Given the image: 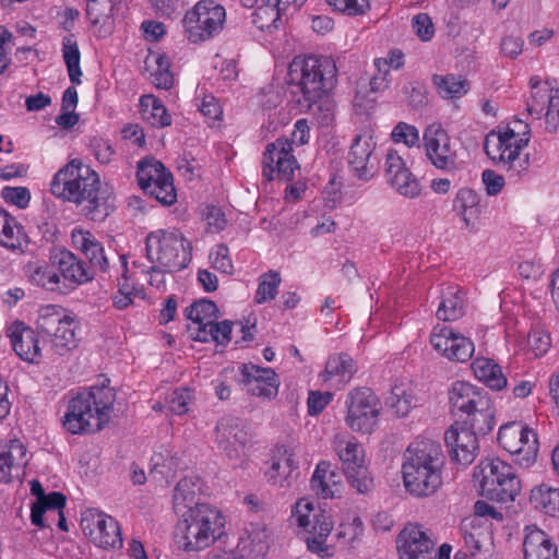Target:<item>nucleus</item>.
Listing matches in <instances>:
<instances>
[{
	"instance_id": "nucleus-45",
	"label": "nucleus",
	"mask_w": 559,
	"mask_h": 559,
	"mask_svg": "<svg viewBox=\"0 0 559 559\" xmlns=\"http://www.w3.org/2000/svg\"><path fill=\"white\" fill-rule=\"evenodd\" d=\"M179 468L180 459L169 449L155 452L151 457V474L157 480L164 479L169 484Z\"/></svg>"
},
{
	"instance_id": "nucleus-21",
	"label": "nucleus",
	"mask_w": 559,
	"mask_h": 559,
	"mask_svg": "<svg viewBox=\"0 0 559 559\" xmlns=\"http://www.w3.org/2000/svg\"><path fill=\"white\" fill-rule=\"evenodd\" d=\"M384 174L390 186L401 195L413 199L420 194V185L397 148L388 150Z\"/></svg>"
},
{
	"instance_id": "nucleus-41",
	"label": "nucleus",
	"mask_w": 559,
	"mask_h": 559,
	"mask_svg": "<svg viewBox=\"0 0 559 559\" xmlns=\"http://www.w3.org/2000/svg\"><path fill=\"white\" fill-rule=\"evenodd\" d=\"M475 377L491 390L500 391L507 385L502 368L491 358L477 357L472 362Z\"/></svg>"
},
{
	"instance_id": "nucleus-49",
	"label": "nucleus",
	"mask_w": 559,
	"mask_h": 559,
	"mask_svg": "<svg viewBox=\"0 0 559 559\" xmlns=\"http://www.w3.org/2000/svg\"><path fill=\"white\" fill-rule=\"evenodd\" d=\"M62 57L67 66L70 81L73 84H81V53L78 43L72 34L64 36L62 39Z\"/></svg>"
},
{
	"instance_id": "nucleus-31",
	"label": "nucleus",
	"mask_w": 559,
	"mask_h": 559,
	"mask_svg": "<svg viewBox=\"0 0 559 559\" xmlns=\"http://www.w3.org/2000/svg\"><path fill=\"white\" fill-rule=\"evenodd\" d=\"M297 467L294 453L282 447L274 451L264 475L269 484L288 488L293 484V473Z\"/></svg>"
},
{
	"instance_id": "nucleus-39",
	"label": "nucleus",
	"mask_w": 559,
	"mask_h": 559,
	"mask_svg": "<svg viewBox=\"0 0 559 559\" xmlns=\"http://www.w3.org/2000/svg\"><path fill=\"white\" fill-rule=\"evenodd\" d=\"M64 506L66 497L61 492L52 491L46 495L43 500L32 506V524L40 528L50 527V518L61 512Z\"/></svg>"
},
{
	"instance_id": "nucleus-59",
	"label": "nucleus",
	"mask_w": 559,
	"mask_h": 559,
	"mask_svg": "<svg viewBox=\"0 0 559 559\" xmlns=\"http://www.w3.org/2000/svg\"><path fill=\"white\" fill-rule=\"evenodd\" d=\"M364 525L359 516L348 514L337 527L336 537L345 545H350L362 534Z\"/></svg>"
},
{
	"instance_id": "nucleus-29",
	"label": "nucleus",
	"mask_w": 559,
	"mask_h": 559,
	"mask_svg": "<svg viewBox=\"0 0 559 559\" xmlns=\"http://www.w3.org/2000/svg\"><path fill=\"white\" fill-rule=\"evenodd\" d=\"M11 346L16 355L28 362H36L40 358L39 341L36 332L23 322L16 321L7 329Z\"/></svg>"
},
{
	"instance_id": "nucleus-30",
	"label": "nucleus",
	"mask_w": 559,
	"mask_h": 559,
	"mask_svg": "<svg viewBox=\"0 0 559 559\" xmlns=\"http://www.w3.org/2000/svg\"><path fill=\"white\" fill-rule=\"evenodd\" d=\"M271 531L264 523H249L238 542V551L241 557L249 559L263 558L270 546Z\"/></svg>"
},
{
	"instance_id": "nucleus-24",
	"label": "nucleus",
	"mask_w": 559,
	"mask_h": 559,
	"mask_svg": "<svg viewBox=\"0 0 559 559\" xmlns=\"http://www.w3.org/2000/svg\"><path fill=\"white\" fill-rule=\"evenodd\" d=\"M377 142L370 130L354 138L348 154V163L359 179L368 180L377 171L378 158L372 155Z\"/></svg>"
},
{
	"instance_id": "nucleus-14",
	"label": "nucleus",
	"mask_w": 559,
	"mask_h": 559,
	"mask_svg": "<svg viewBox=\"0 0 559 559\" xmlns=\"http://www.w3.org/2000/svg\"><path fill=\"white\" fill-rule=\"evenodd\" d=\"M215 442L233 467H246L250 436L239 418L222 417L215 427Z\"/></svg>"
},
{
	"instance_id": "nucleus-20",
	"label": "nucleus",
	"mask_w": 559,
	"mask_h": 559,
	"mask_svg": "<svg viewBox=\"0 0 559 559\" xmlns=\"http://www.w3.org/2000/svg\"><path fill=\"white\" fill-rule=\"evenodd\" d=\"M82 527L93 544L104 549H120L122 547L121 531L118 522L110 515L91 510L82 520Z\"/></svg>"
},
{
	"instance_id": "nucleus-3",
	"label": "nucleus",
	"mask_w": 559,
	"mask_h": 559,
	"mask_svg": "<svg viewBox=\"0 0 559 559\" xmlns=\"http://www.w3.org/2000/svg\"><path fill=\"white\" fill-rule=\"evenodd\" d=\"M115 402L116 392L107 379L79 391L68 400L61 419L63 429L72 435L102 430L110 420Z\"/></svg>"
},
{
	"instance_id": "nucleus-15",
	"label": "nucleus",
	"mask_w": 559,
	"mask_h": 559,
	"mask_svg": "<svg viewBox=\"0 0 559 559\" xmlns=\"http://www.w3.org/2000/svg\"><path fill=\"white\" fill-rule=\"evenodd\" d=\"M500 447L514 456L522 467L534 464L538 453L537 435L521 421H511L500 427L498 432Z\"/></svg>"
},
{
	"instance_id": "nucleus-54",
	"label": "nucleus",
	"mask_w": 559,
	"mask_h": 559,
	"mask_svg": "<svg viewBox=\"0 0 559 559\" xmlns=\"http://www.w3.org/2000/svg\"><path fill=\"white\" fill-rule=\"evenodd\" d=\"M282 278L277 271H269L259 277V284L254 296L257 304H264L275 298Z\"/></svg>"
},
{
	"instance_id": "nucleus-37",
	"label": "nucleus",
	"mask_w": 559,
	"mask_h": 559,
	"mask_svg": "<svg viewBox=\"0 0 559 559\" xmlns=\"http://www.w3.org/2000/svg\"><path fill=\"white\" fill-rule=\"evenodd\" d=\"M495 406L493 402L488 394L484 400H481L475 407L467 412L464 415V423L468 426L472 432L477 435H487L489 433L495 425Z\"/></svg>"
},
{
	"instance_id": "nucleus-61",
	"label": "nucleus",
	"mask_w": 559,
	"mask_h": 559,
	"mask_svg": "<svg viewBox=\"0 0 559 559\" xmlns=\"http://www.w3.org/2000/svg\"><path fill=\"white\" fill-rule=\"evenodd\" d=\"M391 136L395 143H404L407 147L419 146L418 129L406 122H399L393 128Z\"/></svg>"
},
{
	"instance_id": "nucleus-32",
	"label": "nucleus",
	"mask_w": 559,
	"mask_h": 559,
	"mask_svg": "<svg viewBox=\"0 0 559 559\" xmlns=\"http://www.w3.org/2000/svg\"><path fill=\"white\" fill-rule=\"evenodd\" d=\"M449 403L453 415L463 417L488 393L466 381H455L449 389Z\"/></svg>"
},
{
	"instance_id": "nucleus-6",
	"label": "nucleus",
	"mask_w": 559,
	"mask_h": 559,
	"mask_svg": "<svg viewBox=\"0 0 559 559\" xmlns=\"http://www.w3.org/2000/svg\"><path fill=\"white\" fill-rule=\"evenodd\" d=\"M288 82L298 88L304 103L311 109L335 87L336 63L328 56H296L288 67Z\"/></svg>"
},
{
	"instance_id": "nucleus-5",
	"label": "nucleus",
	"mask_w": 559,
	"mask_h": 559,
	"mask_svg": "<svg viewBox=\"0 0 559 559\" xmlns=\"http://www.w3.org/2000/svg\"><path fill=\"white\" fill-rule=\"evenodd\" d=\"M176 514V542L186 552L204 550L224 534L225 519L222 512L211 504L195 502L191 509Z\"/></svg>"
},
{
	"instance_id": "nucleus-64",
	"label": "nucleus",
	"mask_w": 559,
	"mask_h": 559,
	"mask_svg": "<svg viewBox=\"0 0 559 559\" xmlns=\"http://www.w3.org/2000/svg\"><path fill=\"white\" fill-rule=\"evenodd\" d=\"M210 260L215 270L225 274L231 273L233 263L229 258L228 248L225 245L215 246L210 252Z\"/></svg>"
},
{
	"instance_id": "nucleus-1",
	"label": "nucleus",
	"mask_w": 559,
	"mask_h": 559,
	"mask_svg": "<svg viewBox=\"0 0 559 559\" xmlns=\"http://www.w3.org/2000/svg\"><path fill=\"white\" fill-rule=\"evenodd\" d=\"M50 192L63 201L86 203L84 210L93 221H103L111 207L110 194L102 188L97 173L80 159H72L55 174Z\"/></svg>"
},
{
	"instance_id": "nucleus-62",
	"label": "nucleus",
	"mask_w": 559,
	"mask_h": 559,
	"mask_svg": "<svg viewBox=\"0 0 559 559\" xmlns=\"http://www.w3.org/2000/svg\"><path fill=\"white\" fill-rule=\"evenodd\" d=\"M335 10L348 16L364 15L370 10V0H328Z\"/></svg>"
},
{
	"instance_id": "nucleus-34",
	"label": "nucleus",
	"mask_w": 559,
	"mask_h": 559,
	"mask_svg": "<svg viewBox=\"0 0 559 559\" xmlns=\"http://www.w3.org/2000/svg\"><path fill=\"white\" fill-rule=\"evenodd\" d=\"M523 551L524 559H558L556 545L535 525L524 530Z\"/></svg>"
},
{
	"instance_id": "nucleus-28",
	"label": "nucleus",
	"mask_w": 559,
	"mask_h": 559,
	"mask_svg": "<svg viewBox=\"0 0 559 559\" xmlns=\"http://www.w3.org/2000/svg\"><path fill=\"white\" fill-rule=\"evenodd\" d=\"M460 530L463 539L460 550H464L468 557L476 558L491 551L492 536L487 525L477 523V519H465Z\"/></svg>"
},
{
	"instance_id": "nucleus-4",
	"label": "nucleus",
	"mask_w": 559,
	"mask_h": 559,
	"mask_svg": "<svg viewBox=\"0 0 559 559\" xmlns=\"http://www.w3.org/2000/svg\"><path fill=\"white\" fill-rule=\"evenodd\" d=\"M531 130L526 122L513 120L507 127L490 131L484 142L487 156L500 164L508 177L519 181L528 171L530 159L522 151L527 146Z\"/></svg>"
},
{
	"instance_id": "nucleus-43",
	"label": "nucleus",
	"mask_w": 559,
	"mask_h": 559,
	"mask_svg": "<svg viewBox=\"0 0 559 559\" xmlns=\"http://www.w3.org/2000/svg\"><path fill=\"white\" fill-rule=\"evenodd\" d=\"M334 448L342 462L344 473L349 471V467L355 468L366 464L364 448L355 438L337 437Z\"/></svg>"
},
{
	"instance_id": "nucleus-47",
	"label": "nucleus",
	"mask_w": 559,
	"mask_h": 559,
	"mask_svg": "<svg viewBox=\"0 0 559 559\" xmlns=\"http://www.w3.org/2000/svg\"><path fill=\"white\" fill-rule=\"evenodd\" d=\"M142 118L151 126L164 128L170 126L171 117L163 103L153 95H144L140 99Z\"/></svg>"
},
{
	"instance_id": "nucleus-53",
	"label": "nucleus",
	"mask_w": 559,
	"mask_h": 559,
	"mask_svg": "<svg viewBox=\"0 0 559 559\" xmlns=\"http://www.w3.org/2000/svg\"><path fill=\"white\" fill-rule=\"evenodd\" d=\"M350 487L359 495H369L373 491L376 484L372 473L366 464L344 473Z\"/></svg>"
},
{
	"instance_id": "nucleus-22",
	"label": "nucleus",
	"mask_w": 559,
	"mask_h": 559,
	"mask_svg": "<svg viewBox=\"0 0 559 559\" xmlns=\"http://www.w3.org/2000/svg\"><path fill=\"white\" fill-rule=\"evenodd\" d=\"M241 384L247 393L253 396L272 400L278 394L280 379L272 368L253 364L239 367Z\"/></svg>"
},
{
	"instance_id": "nucleus-27",
	"label": "nucleus",
	"mask_w": 559,
	"mask_h": 559,
	"mask_svg": "<svg viewBox=\"0 0 559 559\" xmlns=\"http://www.w3.org/2000/svg\"><path fill=\"white\" fill-rule=\"evenodd\" d=\"M60 278L66 285H82L94 277V273L82 260L69 250H60L50 255Z\"/></svg>"
},
{
	"instance_id": "nucleus-9",
	"label": "nucleus",
	"mask_w": 559,
	"mask_h": 559,
	"mask_svg": "<svg viewBox=\"0 0 559 559\" xmlns=\"http://www.w3.org/2000/svg\"><path fill=\"white\" fill-rule=\"evenodd\" d=\"M145 249L148 260L168 272L187 267L191 260V243L176 228L158 229L148 234Z\"/></svg>"
},
{
	"instance_id": "nucleus-8",
	"label": "nucleus",
	"mask_w": 559,
	"mask_h": 559,
	"mask_svg": "<svg viewBox=\"0 0 559 559\" xmlns=\"http://www.w3.org/2000/svg\"><path fill=\"white\" fill-rule=\"evenodd\" d=\"M310 129L306 119H298L295 122L292 139L278 138L266 145L262 158V176L272 181L278 179L290 181L299 170V164L294 155L293 145L308 143Z\"/></svg>"
},
{
	"instance_id": "nucleus-7",
	"label": "nucleus",
	"mask_w": 559,
	"mask_h": 559,
	"mask_svg": "<svg viewBox=\"0 0 559 559\" xmlns=\"http://www.w3.org/2000/svg\"><path fill=\"white\" fill-rule=\"evenodd\" d=\"M37 329L45 347L55 355L63 356L79 345L80 322L61 306H43L38 311Z\"/></svg>"
},
{
	"instance_id": "nucleus-25",
	"label": "nucleus",
	"mask_w": 559,
	"mask_h": 559,
	"mask_svg": "<svg viewBox=\"0 0 559 559\" xmlns=\"http://www.w3.org/2000/svg\"><path fill=\"white\" fill-rule=\"evenodd\" d=\"M444 441L455 463L467 466L474 462L478 451L477 436L467 427L452 425L444 433Z\"/></svg>"
},
{
	"instance_id": "nucleus-17",
	"label": "nucleus",
	"mask_w": 559,
	"mask_h": 559,
	"mask_svg": "<svg viewBox=\"0 0 559 559\" xmlns=\"http://www.w3.org/2000/svg\"><path fill=\"white\" fill-rule=\"evenodd\" d=\"M530 87L528 114L536 119L545 118L546 128L555 132L559 128V88L537 76L531 78Z\"/></svg>"
},
{
	"instance_id": "nucleus-52",
	"label": "nucleus",
	"mask_w": 559,
	"mask_h": 559,
	"mask_svg": "<svg viewBox=\"0 0 559 559\" xmlns=\"http://www.w3.org/2000/svg\"><path fill=\"white\" fill-rule=\"evenodd\" d=\"M233 330V322L225 320L222 322L206 323L202 331H198L194 335V340L203 343L215 342L217 344H225L230 340V333Z\"/></svg>"
},
{
	"instance_id": "nucleus-60",
	"label": "nucleus",
	"mask_w": 559,
	"mask_h": 559,
	"mask_svg": "<svg viewBox=\"0 0 559 559\" xmlns=\"http://www.w3.org/2000/svg\"><path fill=\"white\" fill-rule=\"evenodd\" d=\"M133 297H143V289L135 287L127 277L119 282L118 292L112 297L114 306L123 310L133 302Z\"/></svg>"
},
{
	"instance_id": "nucleus-13",
	"label": "nucleus",
	"mask_w": 559,
	"mask_h": 559,
	"mask_svg": "<svg viewBox=\"0 0 559 559\" xmlns=\"http://www.w3.org/2000/svg\"><path fill=\"white\" fill-rule=\"evenodd\" d=\"M344 404V420L349 429L361 435H371L378 428L382 405L371 389L362 386L350 390Z\"/></svg>"
},
{
	"instance_id": "nucleus-26",
	"label": "nucleus",
	"mask_w": 559,
	"mask_h": 559,
	"mask_svg": "<svg viewBox=\"0 0 559 559\" xmlns=\"http://www.w3.org/2000/svg\"><path fill=\"white\" fill-rule=\"evenodd\" d=\"M27 463V449L20 440L12 439L0 444V481L21 479Z\"/></svg>"
},
{
	"instance_id": "nucleus-10",
	"label": "nucleus",
	"mask_w": 559,
	"mask_h": 559,
	"mask_svg": "<svg viewBox=\"0 0 559 559\" xmlns=\"http://www.w3.org/2000/svg\"><path fill=\"white\" fill-rule=\"evenodd\" d=\"M290 523L297 525L305 533L307 548L321 558L331 555L326 539L333 530L332 516L326 511H317L314 503L309 499H299L292 509Z\"/></svg>"
},
{
	"instance_id": "nucleus-51",
	"label": "nucleus",
	"mask_w": 559,
	"mask_h": 559,
	"mask_svg": "<svg viewBox=\"0 0 559 559\" xmlns=\"http://www.w3.org/2000/svg\"><path fill=\"white\" fill-rule=\"evenodd\" d=\"M283 7L259 4L252 13V23L261 31L273 32L280 26Z\"/></svg>"
},
{
	"instance_id": "nucleus-23",
	"label": "nucleus",
	"mask_w": 559,
	"mask_h": 559,
	"mask_svg": "<svg viewBox=\"0 0 559 559\" xmlns=\"http://www.w3.org/2000/svg\"><path fill=\"white\" fill-rule=\"evenodd\" d=\"M396 545L400 559H435V543L421 525H405L397 536Z\"/></svg>"
},
{
	"instance_id": "nucleus-19",
	"label": "nucleus",
	"mask_w": 559,
	"mask_h": 559,
	"mask_svg": "<svg viewBox=\"0 0 559 559\" xmlns=\"http://www.w3.org/2000/svg\"><path fill=\"white\" fill-rule=\"evenodd\" d=\"M430 344L442 357L456 362L469 360L475 352L471 338L447 325H436L432 329Z\"/></svg>"
},
{
	"instance_id": "nucleus-46",
	"label": "nucleus",
	"mask_w": 559,
	"mask_h": 559,
	"mask_svg": "<svg viewBox=\"0 0 559 559\" xmlns=\"http://www.w3.org/2000/svg\"><path fill=\"white\" fill-rule=\"evenodd\" d=\"M217 307L215 302L207 299H200L186 309V316L191 321L189 330L193 335L202 331L206 323L216 320Z\"/></svg>"
},
{
	"instance_id": "nucleus-18",
	"label": "nucleus",
	"mask_w": 559,
	"mask_h": 559,
	"mask_svg": "<svg viewBox=\"0 0 559 559\" xmlns=\"http://www.w3.org/2000/svg\"><path fill=\"white\" fill-rule=\"evenodd\" d=\"M423 145L427 159L437 169L450 171L456 168V142L440 123H431L425 129Z\"/></svg>"
},
{
	"instance_id": "nucleus-50",
	"label": "nucleus",
	"mask_w": 559,
	"mask_h": 559,
	"mask_svg": "<svg viewBox=\"0 0 559 559\" xmlns=\"http://www.w3.org/2000/svg\"><path fill=\"white\" fill-rule=\"evenodd\" d=\"M433 83L443 98H460L469 91L467 80L460 75H435Z\"/></svg>"
},
{
	"instance_id": "nucleus-57",
	"label": "nucleus",
	"mask_w": 559,
	"mask_h": 559,
	"mask_svg": "<svg viewBox=\"0 0 559 559\" xmlns=\"http://www.w3.org/2000/svg\"><path fill=\"white\" fill-rule=\"evenodd\" d=\"M151 58L156 66L151 73L153 84L157 88H171L174 85V74L170 72L169 58L164 53H154Z\"/></svg>"
},
{
	"instance_id": "nucleus-38",
	"label": "nucleus",
	"mask_w": 559,
	"mask_h": 559,
	"mask_svg": "<svg viewBox=\"0 0 559 559\" xmlns=\"http://www.w3.org/2000/svg\"><path fill=\"white\" fill-rule=\"evenodd\" d=\"M440 304L436 316L441 321H455L465 313V298L463 290L455 285H448L441 289Z\"/></svg>"
},
{
	"instance_id": "nucleus-33",
	"label": "nucleus",
	"mask_w": 559,
	"mask_h": 559,
	"mask_svg": "<svg viewBox=\"0 0 559 559\" xmlns=\"http://www.w3.org/2000/svg\"><path fill=\"white\" fill-rule=\"evenodd\" d=\"M310 487L318 497L333 499L342 492V475L332 468L330 462L321 461L312 474Z\"/></svg>"
},
{
	"instance_id": "nucleus-40",
	"label": "nucleus",
	"mask_w": 559,
	"mask_h": 559,
	"mask_svg": "<svg viewBox=\"0 0 559 559\" xmlns=\"http://www.w3.org/2000/svg\"><path fill=\"white\" fill-rule=\"evenodd\" d=\"M453 209L466 228H476L480 215V205L478 194L474 190L469 188L460 189L453 201Z\"/></svg>"
},
{
	"instance_id": "nucleus-36",
	"label": "nucleus",
	"mask_w": 559,
	"mask_h": 559,
	"mask_svg": "<svg viewBox=\"0 0 559 559\" xmlns=\"http://www.w3.org/2000/svg\"><path fill=\"white\" fill-rule=\"evenodd\" d=\"M71 240L72 246L88 259L92 266L106 271L108 261L104 253V248L90 230L81 227L73 228Z\"/></svg>"
},
{
	"instance_id": "nucleus-11",
	"label": "nucleus",
	"mask_w": 559,
	"mask_h": 559,
	"mask_svg": "<svg viewBox=\"0 0 559 559\" xmlns=\"http://www.w3.org/2000/svg\"><path fill=\"white\" fill-rule=\"evenodd\" d=\"M475 476L479 479L481 496L499 502H510L521 491V481L514 468L500 459L480 462Z\"/></svg>"
},
{
	"instance_id": "nucleus-55",
	"label": "nucleus",
	"mask_w": 559,
	"mask_h": 559,
	"mask_svg": "<svg viewBox=\"0 0 559 559\" xmlns=\"http://www.w3.org/2000/svg\"><path fill=\"white\" fill-rule=\"evenodd\" d=\"M32 281L38 286L47 290H59L61 278L57 266L50 261V263H44L37 265L32 274Z\"/></svg>"
},
{
	"instance_id": "nucleus-42",
	"label": "nucleus",
	"mask_w": 559,
	"mask_h": 559,
	"mask_svg": "<svg viewBox=\"0 0 559 559\" xmlns=\"http://www.w3.org/2000/svg\"><path fill=\"white\" fill-rule=\"evenodd\" d=\"M25 238L23 228L15 218L0 207V245L13 251H22Z\"/></svg>"
},
{
	"instance_id": "nucleus-35",
	"label": "nucleus",
	"mask_w": 559,
	"mask_h": 559,
	"mask_svg": "<svg viewBox=\"0 0 559 559\" xmlns=\"http://www.w3.org/2000/svg\"><path fill=\"white\" fill-rule=\"evenodd\" d=\"M356 371L354 359L348 354L341 353L328 359L320 377L329 386L340 389L350 381Z\"/></svg>"
},
{
	"instance_id": "nucleus-44",
	"label": "nucleus",
	"mask_w": 559,
	"mask_h": 559,
	"mask_svg": "<svg viewBox=\"0 0 559 559\" xmlns=\"http://www.w3.org/2000/svg\"><path fill=\"white\" fill-rule=\"evenodd\" d=\"M201 490L200 479L197 476H188L180 479L175 487L173 503L176 513L194 507L197 496Z\"/></svg>"
},
{
	"instance_id": "nucleus-16",
	"label": "nucleus",
	"mask_w": 559,
	"mask_h": 559,
	"mask_svg": "<svg viewBox=\"0 0 559 559\" xmlns=\"http://www.w3.org/2000/svg\"><path fill=\"white\" fill-rule=\"evenodd\" d=\"M136 178L141 189L163 205H171L177 201L173 175L154 157L138 163Z\"/></svg>"
},
{
	"instance_id": "nucleus-56",
	"label": "nucleus",
	"mask_w": 559,
	"mask_h": 559,
	"mask_svg": "<svg viewBox=\"0 0 559 559\" xmlns=\"http://www.w3.org/2000/svg\"><path fill=\"white\" fill-rule=\"evenodd\" d=\"M389 406L399 417H405L416 405L413 392L404 385H395L388 400Z\"/></svg>"
},
{
	"instance_id": "nucleus-12",
	"label": "nucleus",
	"mask_w": 559,
	"mask_h": 559,
	"mask_svg": "<svg viewBox=\"0 0 559 559\" xmlns=\"http://www.w3.org/2000/svg\"><path fill=\"white\" fill-rule=\"evenodd\" d=\"M226 10L214 0H200L185 13L183 33L192 44L204 43L224 29Z\"/></svg>"
},
{
	"instance_id": "nucleus-63",
	"label": "nucleus",
	"mask_w": 559,
	"mask_h": 559,
	"mask_svg": "<svg viewBox=\"0 0 559 559\" xmlns=\"http://www.w3.org/2000/svg\"><path fill=\"white\" fill-rule=\"evenodd\" d=\"M1 197L7 203L19 209H26L31 201V192L25 187H4Z\"/></svg>"
},
{
	"instance_id": "nucleus-2",
	"label": "nucleus",
	"mask_w": 559,
	"mask_h": 559,
	"mask_svg": "<svg viewBox=\"0 0 559 559\" xmlns=\"http://www.w3.org/2000/svg\"><path fill=\"white\" fill-rule=\"evenodd\" d=\"M445 455L440 443L430 439H416L403 454V485L411 496L428 498L442 486Z\"/></svg>"
},
{
	"instance_id": "nucleus-48",
	"label": "nucleus",
	"mask_w": 559,
	"mask_h": 559,
	"mask_svg": "<svg viewBox=\"0 0 559 559\" xmlns=\"http://www.w3.org/2000/svg\"><path fill=\"white\" fill-rule=\"evenodd\" d=\"M530 501L535 509L559 518V488L537 486L531 490Z\"/></svg>"
},
{
	"instance_id": "nucleus-58",
	"label": "nucleus",
	"mask_w": 559,
	"mask_h": 559,
	"mask_svg": "<svg viewBox=\"0 0 559 559\" xmlns=\"http://www.w3.org/2000/svg\"><path fill=\"white\" fill-rule=\"evenodd\" d=\"M116 0H87L86 15L91 24L105 25L112 16Z\"/></svg>"
}]
</instances>
